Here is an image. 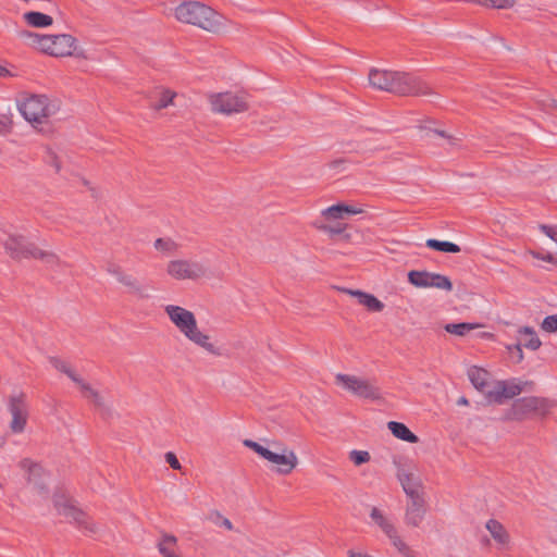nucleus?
I'll return each instance as SVG.
<instances>
[{"label":"nucleus","instance_id":"4be33fe9","mask_svg":"<svg viewBox=\"0 0 557 557\" xmlns=\"http://www.w3.org/2000/svg\"><path fill=\"white\" fill-rule=\"evenodd\" d=\"M485 529L490 533L498 549H509L511 547V536L506 527L496 519H488Z\"/></svg>","mask_w":557,"mask_h":557},{"label":"nucleus","instance_id":"79ce46f5","mask_svg":"<svg viewBox=\"0 0 557 557\" xmlns=\"http://www.w3.org/2000/svg\"><path fill=\"white\" fill-rule=\"evenodd\" d=\"M530 255L535 259L549 263L556 264L557 261V259L550 252L530 251Z\"/></svg>","mask_w":557,"mask_h":557},{"label":"nucleus","instance_id":"ea45409f","mask_svg":"<svg viewBox=\"0 0 557 557\" xmlns=\"http://www.w3.org/2000/svg\"><path fill=\"white\" fill-rule=\"evenodd\" d=\"M541 327L543 331L548 333L557 332V314L546 317L543 320Z\"/></svg>","mask_w":557,"mask_h":557},{"label":"nucleus","instance_id":"cd10ccee","mask_svg":"<svg viewBox=\"0 0 557 557\" xmlns=\"http://www.w3.org/2000/svg\"><path fill=\"white\" fill-rule=\"evenodd\" d=\"M23 21L34 28H48L53 24L52 16L38 11L23 13Z\"/></svg>","mask_w":557,"mask_h":557},{"label":"nucleus","instance_id":"8fccbe9b","mask_svg":"<svg viewBox=\"0 0 557 557\" xmlns=\"http://www.w3.org/2000/svg\"><path fill=\"white\" fill-rule=\"evenodd\" d=\"M556 264H557V261H556Z\"/></svg>","mask_w":557,"mask_h":557},{"label":"nucleus","instance_id":"2f4dec72","mask_svg":"<svg viewBox=\"0 0 557 557\" xmlns=\"http://www.w3.org/2000/svg\"><path fill=\"white\" fill-rule=\"evenodd\" d=\"M387 539L391 541V544L403 557H416L414 552L407 544V542L399 535L398 530L394 531L391 535L387 536Z\"/></svg>","mask_w":557,"mask_h":557},{"label":"nucleus","instance_id":"393cba45","mask_svg":"<svg viewBox=\"0 0 557 557\" xmlns=\"http://www.w3.org/2000/svg\"><path fill=\"white\" fill-rule=\"evenodd\" d=\"M467 374L472 385L486 396L493 383L490 373L485 369L473 366L468 369Z\"/></svg>","mask_w":557,"mask_h":557},{"label":"nucleus","instance_id":"6e6552de","mask_svg":"<svg viewBox=\"0 0 557 557\" xmlns=\"http://www.w3.org/2000/svg\"><path fill=\"white\" fill-rule=\"evenodd\" d=\"M165 273L174 281H197L209 274V268L203 261L173 258L166 262Z\"/></svg>","mask_w":557,"mask_h":557},{"label":"nucleus","instance_id":"c03bdc74","mask_svg":"<svg viewBox=\"0 0 557 557\" xmlns=\"http://www.w3.org/2000/svg\"><path fill=\"white\" fill-rule=\"evenodd\" d=\"M165 461L174 470H181V468H182L181 462L178 461L176 455L172 451H169L165 454Z\"/></svg>","mask_w":557,"mask_h":557},{"label":"nucleus","instance_id":"412c9836","mask_svg":"<svg viewBox=\"0 0 557 557\" xmlns=\"http://www.w3.org/2000/svg\"><path fill=\"white\" fill-rule=\"evenodd\" d=\"M116 281L126 289V292L137 299H148L150 288L140 283L134 275L126 272H117Z\"/></svg>","mask_w":557,"mask_h":557},{"label":"nucleus","instance_id":"f3484780","mask_svg":"<svg viewBox=\"0 0 557 557\" xmlns=\"http://www.w3.org/2000/svg\"><path fill=\"white\" fill-rule=\"evenodd\" d=\"M553 408V403L545 398L540 397H525L515 403L513 409L516 414L534 413L540 417H545Z\"/></svg>","mask_w":557,"mask_h":557},{"label":"nucleus","instance_id":"c9c22d12","mask_svg":"<svg viewBox=\"0 0 557 557\" xmlns=\"http://www.w3.org/2000/svg\"><path fill=\"white\" fill-rule=\"evenodd\" d=\"M208 519L216 527L224 528L227 531L233 530V523L228 518L223 516L220 511L213 510L209 513Z\"/></svg>","mask_w":557,"mask_h":557},{"label":"nucleus","instance_id":"49530a36","mask_svg":"<svg viewBox=\"0 0 557 557\" xmlns=\"http://www.w3.org/2000/svg\"><path fill=\"white\" fill-rule=\"evenodd\" d=\"M16 74L8 66L7 63H0V78H12Z\"/></svg>","mask_w":557,"mask_h":557},{"label":"nucleus","instance_id":"5701e85b","mask_svg":"<svg viewBox=\"0 0 557 557\" xmlns=\"http://www.w3.org/2000/svg\"><path fill=\"white\" fill-rule=\"evenodd\" d=\"M343 292L356 298L358 304L363 306L370 312H382L385 308V305L372 294L349 288H344Z\"/></svg>","mask_w":557,"mask_h":557},{"label":"nucleus","instance_id":"7ed1b4c3","mask_svg":"<svg viewBox=\"0 0 557 557\" xmlns=\"http://www.w3.org/2000/svg\"><path fill=\"white\" fill-rule=\"evenodd\" d=\"M368 79L375 89L401 96L430 94V89L424 82L405 72L372 69L369 72Z\"/></svg>","mask_w":557,"mask_h":557},{"label":"nucleus","instance_id":"9b49d317","mask_svg":"<svg viewBox=\"0 0 557 557\" xmlns=\"http://www.w3.org/2000/svg\"><path fill=\"white\" fill-rule=\"evenodd\" d=\"M77 49L75 37L70 34H58L46 35L40 52L55 58H66L79 55Z\"/></svg>","mask_w":557,"mask_h":557},{"label":"nucleus","instance_id":"9d476101","mask_svg":"<svg viewBox=\"0 0 557 557\" xmlns=\"http://www.w3.org/2000/svg\"><path fill=\"white\" fill-rule=\"evenodd\" d=\"M53 504L58 513L63 516L69 522L75 523L77 527L89 532L96 531L94 523L89 521L87 515L81 510L76 506L75 502L66 495H54Z\"/></svg>","mask_w":557,"mask_h":557},{"label":"nucleus","instance_id":"4c0bfd02","mask_svg":"<svg viewBox=\"0 0 557 557\" xmlns=\"http://www.w3.org/2000/svg\"><path fill=\"white\" fill-rule=\"evenodd\" d=\"M348 458L355 466L358 467V466L369 462L371 459V456H370V453L367 450L354 449V450L349 451Z\"/></svg>","mask_w":557,"mask_h":557},{"label":"nucleus","instance_id":"0eeeda50","mask_svg":"<svg viewBox=\"0 0 557 557\" xmlns=\"http://www.w3.org/2000/svg\"><path fill=\"white\" fill-rule=\"evenodd\" d=\"M334 383L355 397L369 400L382 399L381 389L372 380L354 374L337 373L334 376Z\"/></svg>","mask_w":557,"mask_h":557},{"label":"nucleus","instance_id":"e433bc0d","mask_svg":"<svg viewBox=\"0 0 557 557\" xmlns=\"http://www.w3.org/2000/svg\"><path fill=\"white\" fill-rule=\"evenodd\" d=\"M346 226L347 225L343 222H324L323 224L318 225V228L331 236H334L344 233Z\"/></svg>","mask_w":557,"mask_h":557},{"label":"nucleus","instance_id":"f03ea898","mask_svg":"<svg viewBox=\"0 0 557 557\" xmlns=\"http://www.w3.org/2000/svg\"><path fill=\"white\" fill-rule=\"evenodd\" d=\"M174 18L211 34H222L228 28V21L211 7L199 1H184L172 10Z\"/></svg>","mask_w":557,"mask_h":557},{"label":"nucleus","instance_id":"de8ad7c7","mask_svg":"<svg viewBox=\"0 0 557 557\" xmlns=\"http://www.w3.org/2000/svg\"><path fill=\"white\" fill-rule=\"evenodd\" d=\"M469 404L468 399L466 397H460L458 400H457V405L459 406H467Z\"/></svg>","mask_w":557,"mask_h":557},{"label":"nucleus","instance_id":"f704fd0d","mask_svg":"<svg viewBox=\"0 0 557 557\" xmlns=\"http://www.w3.org/2000/svg\"><path fill=\"white\" fill-rule=\"evenodd\" d=\"M153 248L162 255H171L178 249V244L170 237H160L153 242Z\"/></svg>","mask_w":557,"mask_h":557},{"label":"nucleus","instance_id":"a211bd4d","mask_svg":"<svg viewBox=\"0 0 557 557\" xmlns=\"http://www.w3.org/2000/svg\"><path fill=\"white\" fill-rule=\"evenodd\" d=\"M426 515V504L424 496L409 498L405 508L404 521L410 528H419Z\"/></svg>","mask_w":557,"mask_h":557},{"label":"nucleus","instance_id":"bb28decb","mask_svg":"<svg viewBox=\"0 0 557 557\" xmlns=\"http://www.w3.org/2000/svg\"><path fill=\"white\" fill-rule=\"evenodd\" d=\"M177 94L171 89L160 87L156 90L154 98L150 104L151 109L160 111L174 104Z\"/></svg>","mask_w":557,"mask_h":557},{"label":"nucleus","instance_id":"aec40b11","mask_svg":"<svg viewBox=\"0 0 557 557\" xmlns=\"http://www.w3.org/2000/svg\"><path fill=\"white\" fill-rule=\"evenodd\" d=\"M363 209L352 205L343 202L330 206L321 211V216L324 222H342L349 215L361 214Z\"/></svg>","mask_w":557,"mask_h":557},{"label":"nucleus","instance_id":"dca6fc26","mask_svg":"<svg viewBox=\"0 0 557 557\" xmlns=\"http://www.w3.org/2000/svg\"><path fill=\"white\" fill-rule=\"evenodd\" d=\"M528 383L519 380L496 381L492 383L491 388L486 392V397L491 401H502L503 398H512L519 395Z\"/></svg>","mask_w":557,"mask_h":557},{"label":"nucleus","instance_id":"09e8293b","mask_svg":"<svg viewBox=\"0 0 557 557\" xmlns=\"http://www.w3.org/2000/svg\"><path fill=\"white\" fill-rule=\"evenodd\" d=\"M482 337L491 338V337H492V334H490V333H483V334H482Z\"/></svg>","mask_w":557,"mask_h":557},{"label":"nucleus","instance_id":"37998d69","mask_svg":"<svg viewBox=\"0 0 557 557\" xmlns=\"http://www.w3.org/2000/svg\"><path fill=\"white\" fill-rule=\"evenodd\" d=\"M507 349L513 355L516 362L519 363L524 359L521 344L518 343L516 345H509L507 346Z\"/></svg>","mask_w":557,"mask_h":557},{"label":"nucleus","instance_id":"7c9ffc66","mask_svg":"<svg viewBox=\"0 0 557 557\" xmlns=\"http://www.w3.org/2000/svg\"><path fill=\"white\" fill-rule=\"evenodd\" d=\"M481 327V324L478 323H448L444 326V330L453 335L462 337L468 335L471 331H474L476 329Z\"/></svg>","mask_w":557,"mask_h":557},{"label":"nucleus","instance_id":"473e14b6","mask_svg":"<svg viewBox=\"0 0 557 557\" xmlns=\"http://www.w3.org/2000/svg\"><path fill=\"white\" fill-rule=\"evenodd\" d=\"M425 245L428 248L442 251V252H449V253H458L460 252V247L451 242L447 240H437L430 238L425 242Z\"/></svg>","mask_w":557,"mask_h":557},{"label":"nucleus","instance_id":"2eb2a0df","mask_svg":"<svg viewBox=\"0 0 557 557\" xmlns=\"http://www.w3.org/2000/svg\"><path fill=\"white\" fill-rule=\"evenodd\" d=\"M18 467L24 472L28 487L38 494L44 493L48 481V475L44 469L29 459L21 460Z\"/></svg>","mask_w":557,"mask_h":557},{"label":"nucleus","instance_id":"c85d7f7f","mask_svg":"<svg viewBox=\"0 0 557 557\" xmlns=\"http://www.w3.org/2000/svg\"><path fill=\"white\" fill-rule=\"evenodd\" d=\"M387 429L396 438L403 442L414 444L419 441L418 436L401 422L389 421L387 423Z\"/></svg>","mask_w":557,"mask_h":557},{"label":"nucleus","instance_id":"c756f323","mask_svg":"<svg viewBox=\"0 0 557 557\" xmlns=\"http://www.w3.org/2000/svg\"><path fill=\"white\" fill-rule=\"evenodd\" d=\"M518 341L521 346L531 350H537L541 347L542 342L534 329L530 326H523L518 331Z\"/></svg>","mask_w":557,"mask_h":557},{"label":"nucleus","instance_id":"423d86ee","mask_svg":"<svg viewBox=\"0 0 557 557\" xmlns=\"http://www.w3.org/2000/svg\"><path fill=\"white\" fill-rule=\"evenodd\" d=\"M21 115L32 125H41L54 115L59 106L45 95L21 94L16 99Z\"/></svg>","mask_w":557,"mask_h":557},{"label":"nucleus","instance_id":"58836bf2","mask_svg":"<svg viewBox=\"0 0 557 557\" xmlns=\"http://www.w3.org/2000/svg\"><path fill=\"white\" fill-rule=\"evenodd\" d=\"M13 120L12 114H0V136L9 134L12 129Z\"/></svg>","mask_w":557,"mask_h":557},{"label":"nucleus","instance_id":"a19ab883","mask_svg":"<svg viewBox=\"0 0 557 557\" xmlns=\"http://www.w3.org/2000/svg\"><path fill=\"white\" fill-rule=\"evenodd\" d=\"M516 0H487L486 5L496 9H507L515 4Z\"/></svg>","mask_w":557,"mask_h":557},{"label":"nucleus","instance_id":"39448f33","mask_svg":"<svg viewBox=\"0 0 557 557\" xmlns=\"http://www.w3.org/2000/svg\"><path fill=\"white\" fill-rule=\"evenodd\" d=\"M395 479L407 499L424 496V483L418 465L409 457L395 455L392 457Z\"/></svg>","mask_w":557,"mask_h":557},{"label":"nucleus","instance_id":"6ab92c4d","mask_svg":"<svg viewBox=\"0 0 557 557\" xmlns=\"http://www.w3.org/2000/svg\"><path fill=\"white\" fill-rule=\"evenodd\" d=\"M11 413L10 429L13 433H22L25 429L28 410L22 396L12 397L9 404Z\"/></svg>","mask_w":557,"mask_h":557},{"label":"nucleus","instance_id":"4468645a","mask_svg":"<svg viewBox=\"0 0 557 557\" xmlns=\"http://www.w3.org/2000/svg\"><path fill=\"white\" fill-rule=\"evenodd\" d=\"M50 362L57 370L65 373L77 385L83 397L98 406L103 404V398L100 393L76 373L66 362L55 358H52Z\"/></svg>","mask_w":557,"mask_h":557},{"label":"nucleus","instance_id":"b1692460","mask_svg":"<svg viewBox=\"0 0 557 557\" xmlns=\"http://www.w3.org/2000/svg\"><path fill=\"white\" fill-rule=\"evenodd\" d=\"M371 522L377 527L387 537L397 530L389 516L381 508L372 506L369 510Z\"/></svg>","mask_w":557,"mask_h":557},{"label":"nucleus","instance_id":"1a4fd4ad","mask_svg":"<svg viewBox=\"0 0 557 557\" xmlns=\"http://www.w3.org/2000/svg\"><path fill=\"white\" fill-rule=\"evenodd\" d=\"M3 247L5 252L13 259L33 257L46 260L47 262H52L55 259L52 253L36 247L23 235L15 233L8 235L7 239L3 242Z\"/></svg>","mask_w":557,"mask_h":557},{"label":"nucleus","instance_id":"f8f14e48","mask_svg":"<svg viewBox=\"0 0 557 557\" xmlns=\"http://www.w3.org/2000/svg\"><path fill=\"white\" fill-rule=\"evenodd\" d=\"M209 103L213 112L225 115L240 113L248 109L246 96L231 91L211 95Z\"/></svg>","mask_w":557,"mask_h":557},{"label":"nucleus","instance_id":"a878e982","mask_svg":"<svg viewBox=\"0 0 557 557\" xmlns=\"http://www.w3.org/2000/svg\"><path fill=\"white\" fill-rule=\"evenodd\" d=\"M178 540L175 535L163 533L157 542V549L162 557H183L177 552Z\"/></svg>","mask_w":557,"mask_h":557},{"label":"nucleus","instance_id":"20e7f679","mask_svg":"<svg viewBox=\"0 0 557 557\" xmlns=\"http://www.w3.org/2000/svg\"><path fill=\"white\" fill-rule=\"evenodd\" d=\"M243 444L271 463L277 474L288 475L299 463L297 454L278 441H272L268 446L251 440H245Z\"/></svg>","mask_w":557,"mask_h":557},{"label":"nucleus","instance_id":"f257e3e1","mask_svg":"<svg viewBox=\"0 0 557 557\" xmlns=\"http://www.w3.org/2000/svg\"><path fill=\"white\" fill-rule=\"evenodd\" d=\"M163 310L171 324L190 344L210 356L220 357L222 355L218 342L199 325L195 312L173 304L165 305Z\"/></svg>","mask_w":557,"mask_h":557},{"label":"nucleus","instance_id":"72a5a7b5","mask_svg":"<svg viewBox=\"0 0 557 557\" xmlns=\"http://www.w3.org/2000/svg\"><path fill=\"white\" fill-rule=\"evenodd\" d=\"M18 36L20 38L24 39L27 42V45L30 46L33 49L39 52L41 51L44 40L46 37L45 34L33 33L29 30H21L18 32Z\"/></svg>","mask_w":557,"mask_h":557},{"label":"nucleus","instance_id":"ddd939ff","mask_svg":"<svg viewBox=\"0 0 557 557\" xmlns=\"http://www.w3.org/2000/svg\"><path fill=\"white\" fill-rule=\"evenodd\" d=\"M408 282L417 288H437L446 292L453 289V283L448 276L434 272L409 271Z\"/></svg>","mask_w":557,"mask_h":557},{"label":"nucleus","instance_id":"a18cd8bd","mask_svg":"<svg viewBox=\"0 0 557 557\" xmlns=\"http://www.w3.org/2000/svg\"><path fill=\"white\" fill-rule=\"evenodd\" d=\"M541 231L548 238H550L552 240L557 243V227L549 226V225H542Z\"/></svg>","mask_w":557,"mask_h":557}]
</instances>
